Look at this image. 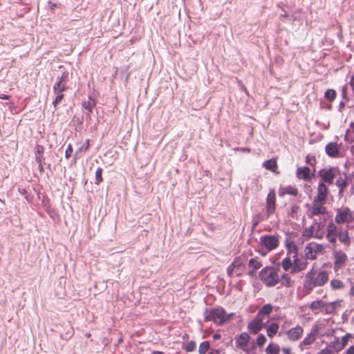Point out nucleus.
<instances>
[{
    "instance_id": "f257e3e1",
    "label": "nucleus",
    "mask_w": 354,
    "mask_h": 354,
    "mask_svg": "<svg viewBox=\"0 0 354 354\" xmlns=\"http://www.w3.org/2000/svg\"><path fill=\"white\" fill-rule=\"evenodd\" d=\"M328 281V273L326 270H320L317 272L311 269L307 272L304 281V289L306 294H309L314 288L324 286Z\"/></svg>"
},
{
    "instance_id": "f03ea898",
    "label": "nucleus",
    "mask_w": 354,
    "mask_h": 354,
    "mask_svg": "<svg viewBox=\"0 0 354 354\" xmlns=\"http://www.w3.org/2000/svg\"><path fill=\"white\" fill-rule=\"evenodd\" d=\"M259 277L268 287L276 286L279 282V276L272 267H266L259 273Z\"/></svg>"
},
{
    "instance_id": "7ed1b4c3",
    "label": "nucleus",
    "mask_w": 354,
    "mask_h": 354,
    "mask_svg": "<svg viewBox=\"0 0 354 354\" xmlns=\"http://www.w3.org/2000/svg\"><path fill=\"white\" fill-rule=\"evenodd\" d=\"M326 245L311 242L304 249L306 257L314 260L318 254H323L325 252Z\"/></svg>"
},
{
    "instance_id": "20e7f679",
    "label": "nucleus",
    "mask_w": 354,
    "mask_h": 354,
    "mask_svg": "<svg viewBox=\"0 0 354 354\" xmlns=\"http://www.w3.org/2000/svg\"><path fill=\"white\" fill-rule=\"evenodd\" d=\"M324 326V324L322 323L313 326L310 333L300 342L299 348L301 350L306 349L307 346L311 345L316 340L317 335L321 332Z\"/></svg>"
},
{
    "instance_id": "39448f33",
    "label": "nucleus",
    "mask_w": 354,
    "mask_h": 354,
    "mask_svg": "<svg viewBox=\"0 0 354 354\" xmlns=\"http://www.w3.org/2000/svg\"><path fill=\"white\" fill-rule=\"evenodd\" d=\"M229 319L230 316H227L222 308L212 310L206 317V319H211L217 324H222Z\"/></svg>"
},
{
    "instance_id": "423d86ee",
    "label": "nucleus",
    "mask_w": 354,
    "mask_h": 354,
    "mask_svg": "<svg viewBox=\"0 0 354 354\" xmlns=\"http://www.w3.org/2000/svg\"><path fill=\"white\" fill-rule=\"evenodd\" d=\"M325 203V201L314 198L308 211V216L312 218L314 216L325 214L326 213V208L324 206Z\"/></svg>"
},
{
    "instance_id": "0eeeda50",
    "label": "nucleus",
    "mask_w": 354,
    "mask_h": 354,
    "mask_svg": "<svg viewBox=\"0 0 354 354\" xmlns=\"http://www.w3.org/2000/svg\"><path fill=\"white\" fill-rule=\"evenodd\" d=\"M353 220V213L348 207H341L337 210L335 221L338 224L351 223Z\"/></svg>"
},
{
    "instance_id": "6e6552de",
    "label": "nucleus",
    "mask_w": 354,
    "mask_h": 354,
    "mask_svg": "<svg viewBox=\"0 0 354 354\" xmlns=\"http://www.w3.org/2000/svg\"><path fill=\"white\" fill-rule=\"evenodd\" d=\"M337 171V167H327L319 170L318 175L324 183L332 184Z\"/></svg>"
},
{
    "instance_id": "1a4fd4ad",
    "label": "nucleus",
    "mask_w": 354,
    "mask_h": 354,
    "mask_svg": "<svg viewBox=\"0 0 354 354\" xmlns=\"http://www.w3.org/2000/svg\"><path fill=\"white\" fill-rule=\"evenodd\" d=\"M267 322H264L263 318L256 316L254 319L248 323V329L250 333L256 335L264 328Z\"/></svg>"
},
{
    "instance_id": "9d476101",
    "label": "nucleus",
    "mask_w": 354,
    "mask_h": 354,
    "mask_svg": "<svg viewBox=\"0 0 354 354\" xmlns=\"http://www.w3.org/2000/svg\"><path fill=\"white\" fill-rule=\"evenodd\" d=\"M338 233L335 224L333 222L328 223L326 227V238L330 243L334 245L336 244Z\"/></svg>"
},
{
    "instance_id": "9b49d317",
    "label": "nucleus",
    "mask_w": 354,
    "mask_h": 354,
    "mask_svg": "<svg viewBox=\"0 0 354 354\" xmlns=\"http://www.w3.org/2000/svg\"><path fill=\"white\" fill-rule=\"evenodd\" d=\"M333 254L335 259L334 269L337 271L346 263L348 259L347 255L341 250H334Z\"/></svg>"
},
{
    "instance_id": "f8f14e48",
    "label": "nucleus",
    "mask_w": 354,
    "mask_h": 354,
    "mask_svg": "<svg viewBox=\"0 0 354 354\" xmlns=\"http://www.w3.org/2000/svg\"><path fill=\"white\" fill-rule=\"evenodd\" d=\"M244 270V265L239 260H235L227 268V274L230 277L240 276Z\"/></svg>"
},
{
    "instance_id": "ddd939ff",
    "label": "nucleus",
    "mask_w": 354,
    "mask_h": 354,
    "mask_svg": "<svg viewBox=\"0 0 354 354\" xmlns=\"http://www.w3.org/2000/svg\"><path fill=\"white\" fill-rule=\"evenodd\" d=\"M292 257V269L290 270L291 274L297 273L305 270L307 267V261L305 260L300 259L298 257L297 254L295 253Z\"/></svg>"
},
{
    "instance_id": "4468645a",
    "label": "nucleus",
    "mask_w": 354,
    "mask_h": 354,
    "mask_svg": "<svg viewBox=\"0 0 354 354\" xmlns=\"http://www.w3.org/2000/svg\"><path fill=\"white\" fill-rule=\"evenodd\" d=\"M260 240L261 243L269 250L275 249L279 244L277 237L272 235L262 236Z\"/></svg>"
},
{
    "instance_id": "2eb2a0df",
    "label": "nucleus",
    "mask_w": 354,
    "mask_h": 354,
    "mask_svg": "<svg viewBox=\"0 0 354 354\" xmlns=\"http://www.w3.org/2000/svg\"><path fill=\"white\" fill-rule=\"evenodd\" d=\"M303 333V328L297 325V326L287 330L286 332V335H287L289 340L292 342H296L301 337Z\"/></svg>"
},
{
    "instance_id": "dca6fc26",
    "label": "nucleus",
    "mask_w": 354,
    "mask_h": 354,
    "mask_svg": "<svg viewBox=\"0 0 354 354\" xmlns=\"http://www.w3.org/2000/svg\"><path fill=\"white\" fill-rule=\"evenodd\" d=\"M276 207V196L274 190H270L266 198V211L268 214H273Z\"/></svg>"
},
{
    "instance_id": "f3484780",
    "label": "nucleus",
    "mask_w": 354,
    "mask_h": 354,
    "mask_svg": "<svg viewBox=\"0 0 354 354\" xmlns=\"http://www.w3.org/2000/svg\"><path fill=\"white\" fill-rule=\"evenodd\" d=\"M297 177L306 181H310L314 174L311 173L310 169L307 167H300L297 169Z\"/></svg>"
},
{
    "instance_id": "a211bd4d",
    "label": "nucleus",
    "mask_w": 354,
    "mask_h": 354,
    "mask_svg": "<svg viewBox=\"0 0 354 354\" xmlns=\"http://www.w3.org/2000/svg\"><path fill=\"white\" fill-rule=\"evenodd\" d=\"M328 194V188L324 182H320L317 186V196L315 199L326 202Z\"/></svg>"
},
{
    "instance_id": "6ab92c4d",
    "label": "nucleus",
    "mask_w": 354,
    "mask_h": 354,
    "mask_svg": "<svg viewBox=\"0 0 354 354\" xmlns=\"http://www.w3.org/2000/svg\"><path fill=\"white\" fill-rule=\"evenodd\" d=\"M250 337L247 333H242L236 339V346L243 351H245Z\"/></svg>"
},
{
    "instance_id": "aec40b11",
    "label": "nucleus",
    "mask_w": 354,
    "mask_h": 354,
    "mask_svg": "<svg viewBox=\"0 0 354 354\" xmlns=\"http://www.w3.org/2000/svg\"><path fill=\"white\" fill-rule=\"evenodd\" d=\"M263 266L261 261L257 258H252L249 260L248 268L250 275H253L257 270H259Z\"/></svg>"
},
{
    "instance_id": "412c9836",
    "label": "nucleus",
    "mask_w": 354,
    "mask_h": 354,
    "mask_svg": "<svg viewBox=\"0 0 354 354\" xmlns=\"http://www.w3.org/2000/svg\"><path fill=\"white\" fill-rule=\"evenodd\" d=\"M326 153L330 157H337L339 149L338 145L336 142H330L326 146Z\"/></svg>"
},
{
    "instance_id": "4be33fe9",
    "label": "nucleus",
    "mask_w": 354,
    "mask_h": 354,
    "mask_svg": "<svg viewBox=\"0 0 354 354\" xmlns=\"http://www.w3.org/2000/svg\"><path fill=\"white\" fill-rule=\"evenodd\" d=\"M313 226L315 227V232H316L315 239H322L325 235V232H324L325 224H324V223L316 221L313 224Z\"/></svg>"
},
{
    "instance_id": "5701e85b",
    "label": "nucleus",
    "mask_w": 354,
    "mask_h": 354,
    "mask_svg": "<svg viewBox=\"0 0 354 354\" xmlns=\"http://www.w3.org/2000/svg\"><path fill=\"white\" fill-rule=\"evenodd\" d=\"M337 237L345 247H348L351 243V239L347 230L341 231L338 233Z\"/></svg>"
},
{
    "instance_id": "b1692460",
    "label": "nucleus",
    "mask_w": 354,
    "mask_h": 354,
    "mask_svg": "<svg viewBox=\"0 0 354 354\" xmlns=\"http://www.w3.org/2000/svg\"><path fill=\"white\" fill-rule=\"evenodd\" d=\"M263 167L268 169V170H270L272 171V172L274 173H276V174H278L279 172L277 171V161L274 158H272V159H270V160H266V162H264L263 163Z\"/></svg>"
},
{
    "instance_id": "393cba45",
    "label": "nucleus",
    "mask_w": 354,
    "mask_h": 354,
    "mask_svg": "<svg viewBox=\"0 0 354 354\" xmlns=\"http://www.w3.org/2000/svg\"><path fill=\"white\" fill-rule=\"evenodd\" d=\"M273 309V306L270 304H266L261 307V308L258 312L257 316L259 317L260 318H263V315H270Z\"/></svg>"
},
{
    "instance_id": "a878e982",
    "label": "nucleus",
    "mask_w": 354,
    "mask_h": 354,
    "mask_svg": "<svg viewBox=\"0 0 354 354\" xmlns=\"http://www.w3.org/2000/svg\"><path fill=\"white\" fill-rule=\"evenodd\" d=\"M279 328V326L277 323H272L266 329L267 335L269 337H273L277 333Z\"/></svg>"
},
{
    "instance_id": "bb28decb",
    "label": "nucleus",
    "mask_w": 354,
    "mask_h": 354,
    "mask_svg": "<svg viewBox=\"0 0 354 354\" xmlns=\"http://www.w3.org/2000/svg\"><path fill=\"white\" fill-rule=\"evenodd\" d=\"M279 281L286 287H292L294 286V281L291 279L288 274H283L279 278Z\"/></svg>"
},
{
    "instance_id": "cd10ccee",
    "label": "nucleus",
    "mask_w": 354,
    "mask_h": 354,
    "mask_svg": "<svg viewBox=\"0 0 354 354\" xmlns=\"http://www.w3.org/2000/svg\"><path fill=\"white\" fill-rule=\"evenodd\" d=\"M281 266L285 271H288L290 269L291 270L293 266L292 256H288L283 259L281 261Z\"/></svg>"
},
{
    "instance_id": "c85d7f7f",
    "label": "nucleus",
    "mask_w": 354,
    "mask_h": 354,
    "mask_svg": "<svg viewBox=\"0 0 354 354\" xmlns=\"http://www.w3.org/2000/svg\"><path fill=\"white\" fill-rule=\"evenodd\" d=\"M315 227L313 226V225L308 227H306L302 232V236L306 239H309L310 238H315Z\"/></svg>"
},
{
    "instance_id": "c756f323",
    "label": "nucleus",
    "mask_w": 354,
    "mask_h": 354,
    "mask_svg": "<svg viewBox=\"0 0 354 354\" xmlns=\"http://www.w3.org/2000/svg\"><path fill=\"white\" fill-rule=\"evenodd\" d=\"M64 76H62L60 80L55 83L53 86V91L55 94L62 93L66 88L65 84L62 82Z\"/></svg>"
},
{
    "instance_id": "7c9ffc66",
    "label": "nucleus",
    "mask_w": 354,
    "mask_h": 354,
    "mask_svg": "<svg viewBox=\"0 0 354 354\" xmlns=\"http://www.w3.org/2000/svg\"><path fill=\"white\" fill-rule=\"evenodd\" d=\"M352 337V335L351 333H346L344 336H343L341 339V342L337 346L336 348L338 351L343 349L348 344L349 339Z\"/></svg>"
},
{
    "instance_id": "2f4dec72",
    "label": "nucleus",
    "mask_w": 354,
    "mask_h": 354,
    "mask_svg": "<svg viewBox=\"0 0 354 354\" xmlns=\"http://www.w3.org/2000/svg\"><path fill=\"white\" fill-rule=\"evenodd\" d=\"M337 303L336 302H330L326 303L325 302V306H324V309L326 313L330 314L333 313L337 307Z\"/></svg>"
},
{
    "instance_id": "473e14b6",
    "label": "nucleus",
    "mask_w": 354,
    "mask_h": 354,
    "mask_svg": "<svg viewBox=\"0 0 354 354\" xmlns=\"http://www.w3.org/2000/svg\"><path fill=\"white\" fill-rule=\"evenodd\" d=\"M330 287L333 290L342 289L344 288V284L342 281L334 279L330 281Z\"/></svg>"
},
{
    "instance_id": "72a5a7b5",
    "label": "nucleus",
    "mask_w": 354,
    "mask_h": 354,
    "mask_svg": "<svg viewBox=\"0 0 354 354\" xmlns=\"http://www.w3.org/2000/svg\"><path fill=\"white\" fill-rule=\"evenodd\" d=\"M337 187L339 188V193L343 192L344 189L347 187V182L345 178L339 177L335 183Z\"/></svg>"
},
{
    "instance_id": "f704fd0d",
    "label": "nucleus",
    "mask_w": 354,
    "mask_h": 354,
    "mask_svg": "<svg viewBox=\"0 0 354 354\" xmlns=\"http://www.w3.org/2000/svg\"><path fill=\"white\" fill-rule=\"evenodd\" d=\"M324 306H325V301L322 300H316L310 304V308L311 310H315L323 308Z\"/></svg>"
},
{
    "instance_id": "c9c22d12",
    "label": "nucleus",
    "mask_w": 354,
    "mask_h": 354,
    "mask_svg": "<svg viewBox=\"0 0 354 354\" xmlns=\"http://www.w3.org/2000/svg\"><path fill=\"white\" fill-rule=\"evenodd\" d=\"M297 189L296 188H294L292 187H287L283 189V190L281 192V195H283L286 194L295 196L297 194Z\"/></svg>"
},
{
    "instance_id": "e433bc0d",
    "label": "nucleus",
    "mask_w": 354,
    "mask_h": 354,
    "mask_svg": "<svg viewBox=\"0 0 354 354\" xmlns=\"http://www.w3.org/2000/svg\"><path fill=\"white\" fill-rule=\"evenodd\" d=\"M266 352L270 354H278L279 352V347L277 344H270L266 348Z\"/></svg>"
},
{
    "instance_id": "4c0bfd02",
    "label": "nucleus",
    "mask_w": 354,
    "mask_h": 354,
    "mask_svg": "<svg viewBox=\"0 0 354 354\" xmlns=\"http://www.w3.org/2000/svg\"><path fill=\"white\" fill-rule=\"evenodd\" d=\"M209 348V342L207 341L203 342L199 346L198 353L200 354H205L208 351Z\"/></svg>"
},
{
    "instance_id": "58836bf2",
    "label": "nucleus",
    "mask_w": 354,
    "mask_h": 354,
    "mask_svg": "<svg viewBox=\"0 0 354 354\" xmlns=\"http://www.w3.org/2000/svg\"><path fill=\"white\" fill-rule=\"evenodd\" d=\"M324 97L326 100L329 101H333L335 100L336 97V93L333 89H328L324 94Z\"/></svg>"
},
{
    "instance_id": "ea45409f",
    "label": "nucleus",
    "mask_w": 354,
    "mask_h": 354,
    "mask_svg": "<svg viewBox=\"0 0 354 354\" xmlns=\"http://www.w3.org/2000/svg\"><path fill=\"white\" fill-rule=\"evenodd\" d=\"M287 247L289 250L288 256H292L295 253L297 254V248L293 242L288 243Z\"/></svg>"
},
{
    "instance_id": "a19ab883",
    "label": "nucleus",
    "mask_w": 354,
    "mask_h": 354,
    "mask_svg": "<svg viewBox=\"0 0 354 354\" xmlns=\"http://www.w3.org/2000/svg\"><path fill=\"white\" fill-rule=\"evenodd\" d=\"M196 343L194 341H190L183 346V348L187 352H192L196 348Z\"/></svg>"
},
{
    "instance_id": "79ce46f5",
    "label": "nucleus",
    "mask_w": 354,
    "mask_h": 354,
    "mask_svg": "<svg viewBox=\"0 0 354 354\" xmlns=\"http://www.w3.org/2000/svg\"><path fill=\"white\" fill-rule=\"evenodd\" d=\"M266 342V337L264 335H260L258 336L257 339V346L261 347L263 346Z\"/></svg>"
},
{
    "instance_id": "37998d69",
    "label": "nucleus",
    "mask_w": 354,
    "mask_h": 354,
    "mask_svg": "<svg viewBox=\"0 0 354 354\" xmlns=\"http://www.w3.org/2000/svg\"><path fill=\"white\" fill-rule=\"evenodd\" d=\"M102 170L101 168H98L95 171V183L99 184L102 181Z\"/></svg>"
},
{
    "instance_id": "c03bdc74",
    "label": "nucleus",
    "mask_w": 354,
    "mask_h": 354,
    "mask_svg": "<svg viewBox=\"0 0 354 354\" xmlns=\"http://www.w3.org/2000/svg\"><path fill=\"white\" fill-rule=\"evenodd\" d=\"M306 162L307 164L313 167L316 163V159L313 156H307L306 158Z\"/></svg>"
},
{
    "instance_id": "a18cd8bd",
    "label": "nucleus",
    "mask_w": 354,
    "mask_h": 354,
    "mask_svg": "<svg viewBox=\"0 0 354 354\" xmlns=\"http://www.w3.org/2000/svg\"><path fill=\"white\" fill-rule=\"evenodd\" d=\"M56 95H57V96H56L55 100L53 101V105L55 107H56L57 105H58L61 102V101L62 100L63 97H64V95L62 93H58Z\"/></svg>"
},
{
    "instance_id": "49530a36",
    "label": "nucleus",
    "mask_w": 354,
    "mask_h": 354,
    "mask_svg": "<svg viewBox=\"0 0 354 354\" xmlns=\"http://www.w3.org/2000/svg\"><path fill=\"white\" fill-rule=\"evenodd\" d=\"M73 152V149L71 145H68L65 151V156L66 158H68L71 156Z\"/></svg>"
},
{
    "instance_id": "de8ad7c7",
    "label": "nucleus",
    "mask_w": 354,
    "mask_h": 354,
    "mask_svg": "<svg viewBox=\"0 0 354 354\" xmlns=\"http://www.w3.org/2000/svg\"><path fill=\"white\" fill-rule=\"evenodd\" d=\"M317 354H332V352L328 348H324L318 352Z\"/></svg>"
},
{
    "instance_id": "09e8293b",
    "label": "nucleus",
    "mask_w": 354,
    "mask_h": 354,
    "mask_svg": "<svg viewBox=\"0 0 354 354\" xmlns=\"http://www.w3.org/2000/svg\"><path fill=\"white\" fill-rule=\"evenodd\" d=\"M346 354H354V345L350 346L347 350H346Z\"/></svg>"
},
{
    "instance_id": "8fccbe9b",
    "label": "nucleus",
    "mask_w": 354,
    "mask_h": 354,
    "mask_svg": "<svg viewBox=\"0 0 354 354\" xmlns=\"http://www.w3.org/2000/svg\"><path fill=\"white\" fill-rule=\"evenodd\" d=\"M10 98V96L6 94H0V99L1 100H8Z\"/></svg>"
},
{
    "instance_id": "3c124183",
    "label": "nucleus",
    "mask_w": 354,
    "mask_h": 354,
    "mask_svg": "<svg viewBox=\"0 0 354 354\" xmlns=\"http://www.w3.org/2000/svg\"><path fill=\"white\" fill-rule=\"evenodd\" d=\"M282 351H283L284 354H290V350L288 348H283L282 349Z\"/></svg>"
},
{
    "instance_id": "603ef678",
    "label": "nucleus",
    "mask_w": 354,
    "mask_h": 354,
    "mask_svg": "<svg viewBox=\"0 0 354 354\" xmlns=\"http://www.w3.org/2000/svg\"><path fill=\"white\" fill-rule=\"evenodd\" d=\"M350 294L351 295L354 296V285L351 288Z\"/></svg>"
},
{
    "instance_id": "864d4df0",
    "label": "nucleus",
    "mask_w": 354,
    "mask_h": 354,
    "mask_svg": "<svg viewBox=\"0 0 354 354\" xmlns=\"http://www.w3.org/2000/svg\"><path fill=\"white\" fill-rule=\"evenodd\" d=\"M339 339L338 337H335V341L333 342V344H334L335 342L337 344V345L340 343L339 342Z\"/></svg>"
},
{
    "instance_id": "5fc2aeb1",
    "label": "nucleus",
    "mask_w": 354,
    "mask_h": 354,
    "mask_svg": "<svg viewBox=\"0 0 354 354\" xmlns=\"http://www.w3.org/2000/svg\"><path fill=\"white\" fill-rule=\"evenodd\" d=\"M151 354H163L162 352L160 351H154Z\"/></svg>"
},
{
    "instance_id": "6e6d98bb",
    "label": "nucleus",
    "mask_w": 354,
    "mask_h": 354,
    "mask_svg": "<svg viewBox=\"0 0 354 354\" xmlns=\"http://www.w3.org/2000/svg\"><path fill=\"white\" fill-rule=\"evenodd\" d=\"M346 86H344L343 87V88H342V92H343V93H344V94H345V93H346Z\"/></svg>"
},
{
    "instance_id": "4d7b16f0",
    "label": "nucleus",
    "mask_w": 354,
    "mask_h": 354,
    "mask_svg": "<svg viewBox=\"0 0 354 354\" xmlns=\"http://www.w3.org/2000/svg\"><path fill=\"white\" fill-rule=\"evenodd\" d=\"M219 337H220L219 335H214V339H218V338H219Z\"/></svg>"
},
{
    "instance_id": "13d9d810",
    "label": "nucleus",
    "mask_w": 354,
    "mask_h": 354,
    "mask_svg": "<svg viewBox=\"0 0 354 354\" xmlns=\"http://www.w3.org/2000/svg\"><path fill=\"white\" fill-rule=\"evenodd\" d=\"M86 144H88V140H86Z\"/></svg>"
},
{
    "instance_id": "bf43d9fd",
    "label": "nucleus",
    "mask_w": 354,
    "mask_h": 354,
    "mask_svg": "<svg viewBox=\"0 0 354 354\" xmlns=\"http://www.w3.org/2000/svg\"><path fill=\"white\" fill-rule=\"evenodd\" d=\"M209 354H213L212 353H209Z\"/></svg>"
}]
</instances>
